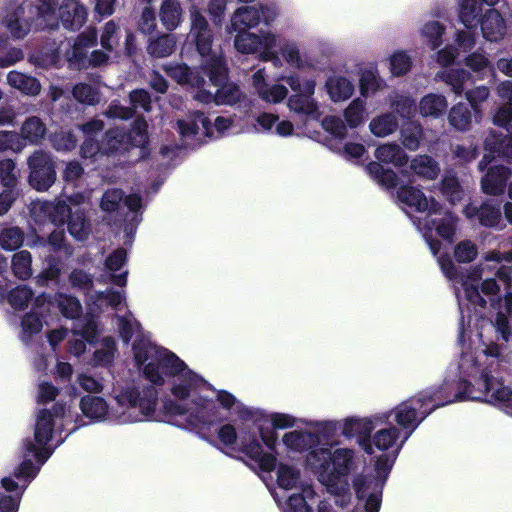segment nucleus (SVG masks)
I'll return each instance as SVG.
<instances>
[{"mask_svg": "<svg viewBox=\"0 0 512 512\" xmlns=\"http://www.w3.org/2000/svg\"><path fill=\"white\" fill-rule=\"evenodd\" d=\"M493 123L512 133V103H506L498 109L493 117Z\"/></svg>", "mask_w": 512, "mask_h": 512, "instance_id": "64", "label": "nucleus"}, {"mask_svg": "<svg viewBox=\"0 0 512 512\" xmlns=\"http://www.w3.org/2000/svg\"><path fill=\"white\" fill-rule=\"evenodd\" d=\"M411 170L427 180H435L440 172L438 163L429 155H418L412 159Z\"/></svg>", "mask_w": 512, "mask_h": 512, "instance_id": "39", "label": "nucleus"}, {"mask_svg": "<svg viewBox=\"0 0 512 512\" xmlns=\"http://www.w3.org/2000/svg\"><path fill=\"white\" fill-rule=\"evenodd\" d=\"M423 130L420 124L416 122H408L401 130V138L403 146L411 151L419 148Z\"/></svg>", "mask_w": 512, "mask_h": 512, "instance_id": "48", "label": "nucleus"}, {"mask_svg": "<svg viewBox=\"0 0 512 512\" xmlns=\"http://www.w3.org/2000/svg\"><path fill=\"white\" fill-rule=\"evenodd\" d=\"M432 215L433 214L428 213L420 220L422 229L426 230L427 234L435 230L439 237L446 240L448 243H452L456 233L457 218L449 211H446L442 218H433Z\"/></svg>", "mask_w": 512, "mask_h": 512, "instance_id": "17", "label": "nucleus"}, {"mask_svg": "<svg viewBox=\"0 0 512 512\" xmlns=\"http://www.w3.org/2000/svg\"><path fill=\"white\" fill-rule=\"evenodd\" d=\"M447 108L446 97L435 93L425 95L419 103V111L423 117L438 118L446 113Z\"/></svg>", "mask_w": 512, "mask_h": 512, "instance_id": "33", "label": "nucleus"}, {"mask_svg": "<svg viewBox=\"0 0 512 512\" xmlns=\"http://www.w3.org/2000/svg\"><path fill=\"white\" fill-rule=\"evenodd\" d=\"M217 436L219 441L228 448H233L238 441V433L232 424L220 426ZM238 451L257 463L261 471L270 473L275 470L276 455L263 451L262 444L254 431L240 430Z\"/></svg>", "mask_w": 512, "mask_h": 512, "instance_id": "3", "label": "nucleus"}, {"mask_svg": "<svg viewBox=\"0 0 512 512\" xmlns=\"http://www.w3.org/2000/svg\"><path fill=\"white\" fill-rule=\"evenodd\" d=\"M182 7L178 0H164L160 7L159 17L168 31L175 30L182 18Z\"/></svg>", "mask_w": 512, "mask_h": 512, "instance_id": "34", "label": "nucleus"}, {"mask_svg": "<svg viewBox=\"0 0 512 512\" xmlns=\"http://www.w3.org/2000/svg\"><path fill=\"white\" fill-rule=\"evenodd\" d=\"M430 414H432V411H430L423 398L419 396V393H416L399 403L388 413L383 414L382 422L391 424L389 418L393 416V420L405 431V439H408Z\"/></svg>", "mask_w": 512, "mask_h": 512, "instance_id": "5", "label": "nucleus"}, {"mask_svg": "<svg viewBox=\"0 0 512 512\" xmlns=\"http://www.w3.org/2000/svg\"><path fill=\"white\" fill-rule=\"evenodd\" d=\"M502 132L490 131L484 141V148L487 152L478 163V169L485 171V168L491 164L496 157L504 158L512 162V136Z\"/></svg>", "mask_w": 512, "mask_h": 512, "instance_id": "9", "label": "nucleus"}, {"mask_svg": "<svg viewBox=\"0 0 512 512\" xmlns=\"http://www.w3.org/2000/svg\"><path fill=\"white\" fill-rule=\"evenodd\" d=\"M175 47V37L172 34H162L149 40L147 51L153 57L164 58L171 55Z\"/></svg>", "mask_w": 512, "mask_h": 512, "instance_id": "40", "label": "nucleus"}, {"mask_svg": "<svg viewBox=\"0 0 512 512\" xmlns=\"http://www.w3.org/2000/svg\"><path fill=\"white\" fill-rule=\"evenodd\" d=\"M483 37L491 42H497L506 34V23L500 12L494 8L489 9L479 22Z\"/></svg>", "mask_w": 512, "mask_h": 512, "instance_id": "21", "label": "nucleus"}, {"mask_svg": "<svg viewBox=\"0 0 512 512\" xmlns=\"http://www.w3.org/2000/svg\"><path fill=\"white\" fill-rule=\"evenodd\" d=\"M166 74L180 85H189L193 88L205 86L204 73L201 65L199 70H192L187 64H172L165 67Z\"/></svg>", "mask_w": 512, "mask_h": 512, "instance_id": "20", "label": "nucleus"}, {"mask_svg": "<svg viewBox=\"0 0 512 512\" xmlns=\"http://www.w3.org/2000/svg\"><path fill=\"white\" fill-rule=\"evenodd\" d=\"M364 102L354 99L344 110V118L350 128H357L363 122Z\"/></svg>", "mask_w": 512, "mask_h": 512, "instance_id": "57", "label": "nucleus"}, {"mask_svg": "<svg viewBox=\"0 0 512 512\" xmlns=\"http://www.w3.org/2000/svg\"><path fill=\"white\" fill-rule=\"evenodd\" d=\"M477 255V247L470 240L460 241L454 248V257L458 263H470Z\"/></svg>", "mask_w": 512, "mask_h": 512, "instance_id": "59", "label": "nucleus"}, {"mask_svg": "<svg viewBox=\"0 0 512 512\" xmlns=\"http://www.w3.org/2000/svg\"><path fill=\"white\" fill-rule=\"evenodd\" d=\"M374 425L367 418H347L342 425V435L350 439L358 437V443L361 448L369 455L373 453L371 442V433Z\"/></svg>", "mask_w": 512, "mask_h": 512, "instance_id": "14", "label": "nucleus"}, {"mask_svg": "<svg viewBox=\"0 0 512 512\" xmlns=\"http://www.w3.org/2000/svg\"><path fill=\"white\" fill-rule=\"evenodd\" d=\"M7 81L12 87L29 95H37L41 89V85L36 78L27 76L18 71H10L7 75Z\"/></svg>", "mask_w": 512, "mask_h": 512, "instance_id": "42", "label": "nucleus"}, {"mask_svg": "<svg viewBox=\"0 0 512 512\" xmlns=\"http://www.w3.org/2000/svg\"><path fill=\"white\" fill-rule=\"evenodd\" d=\"M486 173L481 179L483 193L491 196H499L508 187V181L512 176V168L503 164L488 165Z\"/></svg>", "mask_w": 512, "mask_h": 512, "instance_id": "13", "label": "nucleus"}, {"mask_svg": "<svg viewBox=\"0 0 512 512\" xmlns=\"http://www.w3.org/2000/svg\"><path fill=\"white\" fill-rule=\"evenodd\" d=\"M158 401V391L153 386H146L142 390L138 387L127 388L118 396L122 406L139 408L144 416H152Z\"/></svg>", "mask_w": 512, "mask_h": 512, "instance_id": "8", "label": "nucleus"}, {"mask_svg": "<svg viewBox=\"0 0 512 512\" xmlns=\"http://www.w3.org/2000/svg\"><path fill=\"white\" fill-rule=\"evenodd\" d=\"M3 22L14 39H23L28 35L32 26L23 5L7 6Z\"/></svg>", "mask_w": 512, "mask_h": 512, "instance_id": "16", "label": "nucleus"}, {"mask_svg": "<svg viewBox=\"0 0 512 512\" xmlns=\"http://www.w3.org/2000/svg\"><path fill=\"white\" fill-rule=\"evenodd\" d=\"M353 459L352 449L339 448L332 452L329 447H320L308 452L306 462L321 479L334 482L349 475Z\"/></svg>", "mask_w": 512, "mask_h": 512, "instance_id": "4", "label": "nucleus"}, {"mask_svg": "<svg viewBox=\"0 0 512 512\" xmlns=\"http://www.w3.org/2000/svg\"><path fill=\"white\" fill-rule=\"evenodd\" d=\"M188 38L195 44L201 55V69L210 83L218 87L216 105H235L241 100L242 92L235 83H228L229 68L225 57L212 51L214 35L205 16L197 9L191 10V28Z\"/></svg>", "mask_w": 512, "mask_h": 512, "instance_id": "1", "label": "nucleus"}, {"mask_svg": "<svg viewBox=\"0 0 512 512\" xmlns=\"http://www.w3.org/2000/svg\"><path fill=\"white\" fill-rule=\"evenodd\" d=\"M466 217L476 218L481 226L496 228L502 220V213L499 204L492 201H485L480 206L468 205L465 208Z\"/></svg>", "mask_w": 512, "mask_h": 512, "instance_id": "18", "label": "nucleus"}, {"mask_svg": "<svg viewBox=\"0 0 512 512\" xmlns=\"http://www.w3.org/2000/svg\"><path fill=\"white\" fill-rule=\"evenodd\" d=\"M32 211L36 222L43 224L49 222L56 227H62L73 210L64 200H59L44 201L34 206Z\"/></svg>", "mask_w": 512, "mask_h": 512, "instance_id": "12", "label": "nucleus"}, {"mask_svg": "<svg viewBox=\"0 0 512 512\" xmlns=\"http://www.w3.org/2000/svg\"><path fill=\"white\" fill-rule=\"evenodd\" d=\"M288 107L297 114L315 116L318 114V105L313 98L302 93H295L288 98Z\"/></svg>", "mask_w": 512, "mask_h": 512, "instance_id": "44", "label": "nucleus"}, {"mask_svg": "<svg viewBox=\"0 0 512 512\" xmlns=\"http://www.w3.org/2000/svg\"><path fill=\"white\" fill-rule=\"evenodd\" d=\"M375 157L380 164H393L396 167L405 166L409 160L405 151L396 143L378 146L375 150Z\"/></svg>", "mask_w": 512, "mask_h": 512, "instance_id": "29", "label": "nucleus"}, {"mask_svg": "<svg viewBox=\"0 0 512 512\" xmlns=\"http://www.w3.org/2000/svg\"><path fill=\"white\" fill-rule=\"evenodd\" d=\"M87 18V8L77 0H63L59 6V20L67 30H80Z\"/></svg>", "mask_w": 512, "mask_h": 512, "instance_id": "15", "label": "nucleus"}, {"mask_svg": "<svg viewBox=\"0 0 512 512\" xmlns=\"http://www.w3.org/2000/svg\"><path fill=\"white\" fill-rule=\"evenodd\" d=\"M54 430V419L50 410L41 409L38 413L35 430L34 440L38 445L44 446L52 439Z\"/></svg>", "mask_w": 512, "mask_h": 512, "instance_id": "32", "label": "nucleus"}, {"mask_svg": "<svg viewBox=\"0 0 512 512\" xmlns=\"http://www.w3.org/2000/svg\"><path fill=\"white\" fill-rule=\"evenodd\" d=\"M234 40L236 50L243 54H253L262 48V37L250 31H237Z\"/></svg>", "mask_w": 512, "mask_h": 512, "instance_id": "43", "label": "nucleus"}, {"mask_svg": "<svg viewBox=\"0 0 512 512\" xmlns=\"http://www.w3.org/2000/svg\"><path fill=\"white\" fill-rule=\"evenodd\" d=\"M283 444L296 452L312 451L319 448V435L310 431H291L284 434Z\"/></svg>", "mask_w": 512, "mask_h": 512, "instance_id": "23", "label": "nucleus"}, {"mask_svg": "<svg viewBox=\"0 0 512 512\" xmlns=\"http://www.w3.org/2000/svg\"><path fill=\"white\" fill-rule=\"evenodd\" d=\"M25 239L24 231L17 226L5 227L0 231V247L6 251L19 249Z\"/></svg>", "mask_w": 512, "mask_h": 512, "instance_id": "46", "label": "nucleus"}, {"mask_svg": "<svg viewBox=\"0 0 512 512\" xmlns=\"http://www.w3.org/2000/svg\"><path fill=\"white\" fill-rule=\"evenodd\" d=\"M55 301L63 317L77 319L81 316L82 305L77 297L58 292L55 295Z\"/></svg>", "mask_w": 512, "mask_h": 512, "instance_id": "41", "label": "nucleus"}, {"mask_svg": "<svg viewBox=\"0 0 512 512\" xmlns=\"http://www.w3.org/2000/svg\"><path fill=\"white\" fill-rule=\"evenodd\" d=\"M47 242L53 252L64 251L67 257H70L74 252L73 246L66 242L64 230L52 231L48 235Z\"/></svg>", "mask_w": 512, "mask_h": 512, "instance_id": "63", "label": "nucleus"}, {"mask_svg": "<svg viewBox=\"0 0 512 512\" xmlns=\"http://www.w3.org/2000/svg\"><path fill=\"white\" fill-rule=\"evenodd\" d=\"M192 403L195 409L186 418L187 424L192 429L209 428L214 423L223 420L219 417V410L214 400L198 396L192 400Z\"/></svg>", "mask_w": 512, "mask_h": 512, "instance_id": "10", "label": "nucleus"}, {"mask_svg": "<svg viewBox=\"0 0 512 512\" xmlns=\"http://www.w3.org/2000/svg\"><path fill=\"white\" fill-rule=\"evenodd\" d=\"M397 199L416 212L441 214L442 205L433 197L428 199L421 189L402 185L397 189Z\"/></svg>", "mask_w": 512, "mask_h": 512, "instance_id": "11", "label": "nucleus"}, {"mask_svg": "<svg viewBox=\"0 0 512 512\" xmlns=\"http://www.w3.org/2000/svg\"><path fill=\"white\" fill-rule=\"evenodd\" d=\"M68 280L73 289L88 293L93 288V276L80 268H74L69 276Z\"/></svg>", "mask_w": 512, "mask_h": 512, "instance_id": "53", "label": "nucleus"}, {"mask_svg": "<svg viewBox=\"0 0 512 512\" xmlns=\"http://www.w3.org/2000/svg\"><path fill=\"white\" fill-rule=\"evenodd\" d=\"M180 382L174 384L171 388L172 395L179 400H186L189 398L191 390L199 386L205 380L196 374L193 370H187L179 376Z\"/></svg>", "mask_w": 512, "mask_h": 512, "instance_id": "36", "label": "nucleus"}, {"mask_svg": "<svg viewBox=\"0 0 512 512\" xmlns=\"http://www.w3.org/2000/svg\"><path fill=\"white\" fill-rule=\"evenodd\" d=\"M399 435V429L394 425H390L388 428L381 429L375 433L373 443L377 449L386 451L396 443Z\"/></svg>", "mask_w": 512, "mask_h": 512, "instance_id": "52", "label": "nucleus"}, {"mask_svg": "<svg viewBox=\"0 0 512 512\" xmlns=\"http://www.w3.org/2000/svg\"><path fill=\"white\" fill-rule=\"evenodd\" d=\"M69 234L77 241H85L91 233V223L86 217L85 211L77 207L66 221Z\"/></svg>", "mask_w": 512, "mask_h": 512, "instance_id": "27", "label": "nucleus"}, {"mask_svg": "<svg viewBox=\"0 0 512 512\" xmlns=\"http://www.w3.org/2000/svg\"><path fill=\"white\" fill-rule=\"evenodd\" d=\"M365 169L371 178L386 189H393L398 185L399 178L397 174L390 168H384L379 162L371 161Z\"/></svg>", "mask_w": 512, "mask_h": 512, "instance_id": "37", "label": "nucleus"}, {"mask_svg": "<svg viewBox=\"0 0 512 512\" xmlns=\"http://www.w3.org/2000/svg\"><path fill=\"white\" fill-rule=\"evenodd\" d=\"M72 94L78 102L83 104L94 105L98 102L97 90L87 83H77L72 89Z\"/></svg>", "mask_w": 512, "mask_h": 512, "instance_id": "60", "label": "nucleus"}, {"mask_svg": "<svg viewBox=\"0 0 512 512\" xmlns=\"http://www.w3.org/2000/svg\"><path fill=\"white\" fill-rule=\"evenodd\" d=\"M63 268L62 259L55 255L49 254L44 259V267L36 276V282L40 286H48L49 283L59 281Z\"/></svg>", "mask_w": 512, "mask_h": 512, "instance_id": "31", "label": "nucleus"}, {"mask_svg": "<svg viewBox=\"0 0 512 512\" xmlns=\"http://www.w3.org/2000/svg\"><path fill=\"white\" fill-rule=\"evenodd\" d=\"M448 389V383L442 381L441 384L427 387L418 393L433 413L436 409L453 403V398H451Z\"/></svg>", "mask_w": 512, "mask_h": 512, "instance_id": "26", "label": "nucleus"}, {"mask_svg": "<svg viewBox=\"0 0 512 512\" xmlns=\"http://www.w3.org/2000/svg\"><path fill=\"white\" fill-rule=\"evenodd\" d=\"M500 0H461L459 18L467 29H474L478 26L482 17L483 5L496 6Z\"/></svg>", "mask_w": 512, "mask_h": 512, "instance_id": "22", "label": "nucleus"}, {"mask_svg": "<svg viewBox=\"0 0 512 512\" xmlns=\"http://www.w3.org/2000/svg\"><path fill=\"white\" fill-rule=\"evenodd\" d=\"M101 142L103 156H117L128 153L125 130L122 128H109L103 134Z\"/></svg>", "mask_w": 512, "mask_h": 512, "instance_id": "24", "label": "nucleus"}, {"mask_svg": "<svg viewBox=\"0 0 512 512\" xmlns=\"http://www.w3.org/2000/svg\"><path fill=\"white\" fill-rule=\"evenodd\" d=\"M262 16H264V8L257 9L253 6L238 8L231 19L232 29L237 31H249L259 25Z\"/></svg>", "mask_w": 512, "mask_h": 512, "instance_id": "25", "label": "nucleus"}, {"mask_svg": "<svg viewBox=\"0 0 512 512\" xmlns=\"http://www.w3.org/2000/svg\"><path fill=\"white\" fill-rule=\"evenodd\" d=\"M277 467V484L282 489H292L300 478V472L293 466L279 463Z\"/></svg>", "mask_w": 512, "mask_h": 512, "instance_id": "50", "label": "nucleus"}, {"mask_svg": "<svg viewBox=\"0 0 512 512\" xmlns=\"http://www.w3.org/2000/svg\"><path fill=\"white\" fill-rule=\"evenodd\" d=\"M373 487L380 490V481L372 475L359 474L353 479V488L359 500L365 499L367 491Z\"/></svg>", "mask_w": 512, "mask_h": 512, "instance_id": "56", "label": "nucleus"}, {"mask_svg": "<svg viewBox=\"0 0 512 512\" xmlns=\"http://www.w3.org/2000/svg\"><path fill=\"white\" fill-rule=\"evenodd\" d=\"M32 256L27 250H21L12 257L11 268L13 274L21 280H27L32 275Z\"/></svg>", "mask_w": 512, "mask_h": 512, "instance_id": "45", "label": "nucleus"}, {"mask_svg": "<svg viewBox=\"0 0 512 512\" xmlns=\"http://www.w3.org/2000/svg\"><path fill=\"white\" fill-rule=\"evenodd\" d=\"M33 291L26 285H20L8 293V303L15 310H24L33 298Z\"/></svg>", "mask_w": 512, "mask_h": 512, "instance_id": "51", "label": "nucleus"}, {"mask_svg": "<svg viewBox=\"0 0 512 512\" xmlns=\"http://www.w3.org/2000/svg\"><path fill=\"white\" fill-rule=\"evenodd\" d=\"M330 98L334 102L349 99L354 92V85L344 76L330 77L326 81Z\"/></svg>", "mask_w": 512, "mask_h": 512, "instance_id": "38", "label": "nucleus"}, {"mask_svg": "<svg viewBox=\"0 0 512 512\" xmlns=\"http://www.w3.org/2000/svg\"><path fill=\"white\" fill-rule=\"evenodd\" d=\"M449 394L454 402L466 400L487 402L498 406L507 414H512V389L504 385L502 378L492 374L489 368H484L476 380V384L463 377L445 378Z\"/></svg>", "mask_w": 512, "mask_h": 512, "instance_id": "2", "label": "nucleus"}, {"mask_svg": "<svg viewBox=\"0 0 512 512\" xmlns=\"http://www.w3.org/2000/svg\"><path fill=\"white\" fill-rule=\"evenodd\" d=\"M187 370H190L186 363L175 353L163 349L155 361L145 364L143 373L147 380L156 386H162L165 383L163 374L169 377L180 376Z\"/></svg>", "mask_w": 512, "mask_h": 512, "instance_id": "7", "label": "nucleus"}, {"mask_svg": "<svg viewBox=\"0 0 512 512\" xmlns=\"http://www.w3.org/2000/svg\"><path fill=\"white\" fill-rule=\"evenodd\" d=\"M80 409L85 417L101 421L108 413V404L101 396L86 395L80 400Z\"/></svg>", "mask_w": 512, "mask_h": 512, "instance_id": "30", "label": "nucleus"}, {"mask_svg": "<svg viewBox=\"0 0 512 512\" xmlns=\"http://www.w3.org/2000/svg\"><path fill=\"white\" fill-rule=\"evenodd\" d=\"M25 146L22 137L16 131H0V153L9 150L19 153Z\"/></svg>", "mask_w": 512, "mask_h": 512, "instance_id": "54", "label": "nucleus"}, {"mask_svg": "<svg viewBox=\"0 0 512 512\" xmlns=\"http://www.w3.org/2000/svg\"><path fill=\"white\" fill-rule=\"evenodd\" d=\"M128 152L134 148L140 149L139 159H146L150 155L148 124L143 117L134 120L131 129L125 131Z\"/></svg>", "mask_w": 512, "mask_h": 512, "instance_id": "19", "label": "nucleus"}, {"mask_svg": "<svg viewBox=\"0 0 512 512\" xmlns=\"http://www.w3.org/2000/svg\"><path fill=\"white\" fill-rule=\"evenodd\" d=\"M473 109L469 104L458 103L448 113L449 124L457 131H468L472 124Z\"/></svg>", "mask_w": 512, "mask_h": 512, "instance_id": "35", "label": "nucleus"}, {"mask_svg": "<svg viewBox=\"0 0 512 512\" xmlns=\"http://www.w3.org/2000/svg\"><path fill=\"white\" fill-rule=\"evenodd\" d=\"M28 183L40 192L47 191L56 181V163L52 155L42 149L35 150L27 159Z\"/></svg>", "mask_w": 512, "mask_h": 512, "instance_id": "6", "label": "nucleus"}, {"mask_svg": "<svg viewBox=\"0 0 512 512\" xmlns=\"http://www.w3.org/2000/svg\"><path fill=\"white\" fill-rule=\"evenodd\" d=\"M411 66V58L403 51L394 53L390 58V70L394 76L399 77L407 74Z\"/></svg>", "mask_w": 512, "mask_h": 512, "instance_id": "62", "label": "nucleus"}, {"mask_svg": "<svg viewBox=\"0 0 512 512\" xmlns=\"http://www.w3.org/2000/svg\"><path fill=\"white\" fill-rule=\"evenodd\" d=\"M47 128L45 123L37 116L28 117L20 128L19 136L23 142L31 145H40L45 138Z\"/></svg>", "mask_w": 512, "mask_h": 512, "instance_id": "28", "label": "nucleus"}, {"mask_svg": "<svg viewBox=\"0 0 512 512\" xmlns=\"http://www.w3.org/2000/svg\"><path fill=\"white\" fill-rule=\"evenodd\" d=\"M397 127L398 121L391 113L382 114L369 124L371 133L377 137H386L396 131Z\"/></svg>", "mask_w": 512, "mask_h": 512, "instance_id": "47", "label": "nucleus"}, {"mask_svg": "<svg viewBox=\"0 0 512 512\" xmlns=\"http://www.w3.org/2000/svg\"><path fill=\"white\" fill-rule=\"evenodd\" d=\"M52 146L57 151H72L77 147L78 139L76 135L71 132L61 131L59 133H55L51 138Z\"/></svg>", "mask_w": 512, "mask_h": 512, "instance_id": "61", "label": "nucleus"}, {"mask_svg": "<svg viewBox=\"0 0 512 512\" xmlns=\"http://www.w3.org/2000/svg\"><path fill=\"white\" fill-rule=\"evenodd\" d=\"M470 79V73L463 69H450L444 76L443 81L451 87L456 95H461L465 89V83Z\"/></svg>", "mask_w": 512, "mask_h": 512, "instance_id": "49", "label": "nucleus"}, {"mask_svg": "<svg viewBox=\"0 0 512 512\" xmlns=\"http://www.w3.org/2000/svg\"><path fill=\"white\" fill-rule=\"evenodd\" d=\"M124 193L119 188L108 189L104 192L101 201L100 207L103 211L112 213L119 209L120 204L123 200Z\"/></svg>", "mask_w": 512, "mask_h": 512, "instance_id": "58", "label": "nucleus"}, {"mask_svg": "<svg viewBox=\"0 0 512 512\" xmlns=\"http://www.w3.org/2000/svg\"><path fill=\"white\" fill-rule=\"evenodd\" d=\"M18 170L12 159L0 160V180L4 187L14 189L18 183Z\"/></svg>", "mask_w": 512, "mask_h": 512, "instance_id": "55", "label": "nucleus"}]
</instances>
